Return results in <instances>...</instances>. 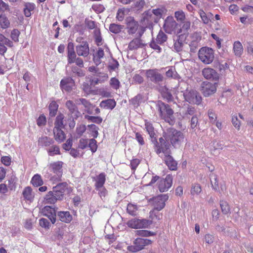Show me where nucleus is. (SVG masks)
Here are the masks:
<instances>
[{"instance_id":"obj_1","label":"nucleus","mask_w":253,"mask_h":253,"mask_svg":"<svg viewBox=\"0 0 253 253\" xmlns=\"http://www.w3.org/2000/svg\"><path fill=\"white\" fill-rule=\"evenodd\" d=\"M164 137L167 140H169L174 146L180 144L184 139V135L182 132L172 127L168 128L164 132Z\"/></svg>"},{"instance_id":"obj_2","label":"nucleus","mask_w":253,"mask_h":253,"mask_svg":"<svg viewBox=\"0 0 253 253\" xmlns=\"http://www.w3.org/2000/svg\"><path fill=\"white\" fill-rule=\"evenodd\" d=\"M158 106L161 118L170 125H173L174 123V118L172 109L169 105L162 102L158 103Z\"/></svg>"},{"instance_id":"obj_3","label":"nucleus","mask_w":253,"mask_h":253,"mask_svg":"<svg viewBox=\"0 0 253 253\" xmlns=\"http://www.w3.org/2000/svg\"><path fill=\"white\" fill-rule=\"evenodd\" d=\"M63 164V162L61 161H57L51 163L48 165L49 170L55 174L50 179L53 183H56L62 180Z\"/></svg>"},{"instance_id":"obj_4","label":"nucleus","mask_w":253,"mask_h":253,"mask_svg":"<svg viewBox=\"0 0 253 253\" xmlns=\"http://www.w3.org/2000/svg\"><path fill=\"white\" fill-rule=\"evenodd\" d=\"M198 57L205 64L211 63L214 59V51L210 47H203L198 52Z\"/></svg>"},{"instance_id":"obj_5","label":"nucleus","mask_w":253,"mask_h":253,"mask_svg":"<svg viewBox=\"0 0 253 253\" xmlns=\"http://www.w3.org/2000/svg\"><path fill=\"white\" fill-rule=\"evenodd\" d=\"M151 243L152 241L150 240L137 238L133 241V245L128 246L127 249L132 253H136L144 249L145 246Z\"/></svg>"},{"instance_id":"obj_6","label":"nucleus","mask_w":253,"mask_h":253,"mask_svg":"<svg viewBox=\"0 0 253 253\" xmlns=\"http://www.w3.org/2000/svg\"><path fill=\"white\" fill-rule=\"evenodd\" d=\"M185 100L189 103L199 105L202 102V97L195 90L187 89L183 94Z\"/></svg>"},{"instance_id":"obj_7","label":"nucleus","mask_w":253,"mask_h":253,"mask_svg":"<svg viewBox=\"0 0 253 253\" xmlns=\"http://www.w3.org/2000/svg\"><path fill=\"white\" fill-rule=\"evenodd\" d=\"M145 27H141L137 33V38L132 40L129 43L128 48L130 50H136L139 48H143L145 46L140 38L145 31Z\"/></svg>"},{"instance_id":"obj_8","label":"nucleus","mask_w":253,"mask_h":253,"mask_svg":"<svg viewBox=\"0 0 253 253\" xmlns=\"http://www.w3.org/2000/svg\"><path fill=\"white\" fill-rule=\"evenodd\" d=\"M145 76L148 80L155 84H159L163 82L164 79L163 76L159 72L157 69L146 70Z\"/></svg>"},{"instance_id":"obj_9","label":"nucleus","mask_w":253,"mask_h":253,"mask_svg":"<svg viewBox=\"0 0 253 253\" xmlns=\"http://www.w3.org/2000/svg\"><path fill=\"white\" fill-rule=\"evenodd\" d=\"M151 223V221L146 219L133 218L128 221L127 225L130 228L138 229L147 228Z\"/></svg>"},{"instance_id":"obj_10","label":"nucleus","mask_w":253,"mask_h":253,"mask_svg":"<svg viewBox=\"0 0 253 253\" xmlns=\"http://www.w3.org/2000/svg\"><path fill=\"white\" fill-rule=\"evenodd\" d=\"M169 196L166 194L160 195L153 198L150 201H152L154 209L161 211L165 206V202L168 200Z\"/></svg>"},{"instance_id":"obj_11","label":"nucleus","mask_w":253,"mask_h":253,"mask_svg":"<svg viewBox=\"0 0 253 253\" xmlns=\"http://www.w3.org/2000/svg\"><path fill=\"white\" fill-rule=\"evenodd\" d=\"M127 32L130 35H133L138 32L141 26L139 27L138 23L132 17H127L126 19Z\"/></svg>"},{"instance_id":"obj_12","label":"nucleus","mask_w":253,"mask_h":253,"mask_svg":"<svg viewBox=\"0 0 253 253\" xmlns=\"http://www.w3.org/2000/svg\"><path fill=\"white\" fill-rule=\"evenodd\" d=\"M201 91L205 96H209L215 92L216 86L215 84L208 82H204L201 84Z\"/></svg>"},{"instance_id":"obj_13","label":"nucleus","mask_w":253,"mask_h":253,"mask_svg":"<svg viewBox=\"0 0 253 253\" xmlns=\"http://www.w3.org/2000/svg\"><path fill=\"white\" fill-rule=\"evenodd\" d=\"M191 41L189 44L190 51L191 52H195L199 46V42L202 39L200 33L195 32L191 36Z\"/></svg>"},{"instance_id":"obj_14","label":"nucleus","mask_w":253,"mask_h":253,"mask_svg":"<svg viewBox=\"0 0 253 253\" xmlns=\"http://www.w3.org/2000/svg\"><path fill=\"white\" fill-rule=\"evenodd\" d=\"M178 25L177 23L174 20L172 16H168L165 20L164 29L165 32L168 34H172Z\"/></svg>"},{"instance_id":"obj_15","label":"nucleus","mask_w":253,"mask_h":253,"mask_svg":"<svg viewBox=\"0 0 253 253\" xmlns=\"http://www.w3.org/2000/svg\"><path fill=\"white\" fill-rule=\"evenodd\" d=\"M172 182V176L167 175L165 179H161L159 182L158 188L161 192H164L171 187Z\"/></svg>"},{"instance_id":"obj_16","label":"nucleus","mask_w":253,"mask_h":253,"mask_svg":"<svg viewBox=\"0 0 253 253\" xmlns=\"http://www.w3.org/2000/svg\"><path fill=\"white\" fill-rule=\"evenodd\" d=\"M202 75L207 80L216 81L219 79V75L216 71L209 67L203 69Z\"/></svg>"},{"instance_id":"obj_17","label":"nucleus","mask_w":253,"mask_h":253,"mask_svg":"<svg viewBox=\"0 0 253 253\" xmlns=\"http://www.w3.org/2000/svg\"><path fill=\"white\" fill-rule=\"evenodd\" d=\"M166 140V138L164 139L163 137L159 138V143L156 145L157 149L156 152L157 154H160L162 152L168 154V151L170 150V144Z\"/></svg>"},{"instance_id":"obj_18","label":"nucleus","mask_w":253,"mask_h":253,"mask_svg":"<svg viewBox=\"0 0 253 253\" xmlns=\"http://www.w3.org/2000/svg\"><path fill=\"white\" fill-rule=\"evenodd\" d=\"M76 52L80 56L87 57L89 54V45L87 42H83L76 47Z\"/></svg>"},{"instance_id":"obj_19","label":"nucleus","mask_w":253,"mask_h":253,"mask_svg":"<svg viewBox=\"0 0 253 253\" xmlns=\"http://www.w3.org/2000/svg\"><path fill=\"white\" fill-rule=\"evenodd\" d=\"M66 107L69 110L68 116L73 119H77L80 115V112L78 110L77 107L72 101L68 100L66 103Z\"/></svg>"},{"instance_id":"obj_20","label":"nucleus","mask_w":253,"mask_h":253,"mask_svg":"<svg viewBox=\"0 0 253 253\" xmlns=\"http://www.w3.org/2000/svg\"><path fill=\"white\" fill-rule=\"evenodd\" d=\"M42 212L50 220L52 223L55 222L56 214L54 208L50 206H45L42 210Z\"/></svg>"},{"instance_id":"obj_21","label":"nucleus","mask_w":253,"mask_h":253,"mask_svg":"<svg viewBox=\"0 0 253 253\" xmlns=\"http://www.w3.org/2000/svg\"><path fill=\"white\" fill-rule=\"evenodd\" d=\"M75 85V82L71 78H66L60 82V86L62 89L67 91H71Z\"/></svg>"},{"instance_id":"obj_22","label":"nucleus","mask_w":253,"mask_h":253,"mask_svg":"<svg viewBox=\"0 0 253 253\" xmlns=\"http://www.w3.org/2000/svg\"><path fill=\"white\" fill-rule=\"evenodd\" d=\"M167 154H164L165 155V158H164V161L167 165V166L168 167L169 169L172 170H176L177 169V163L173 159L172 157H171L170 154V150L168 151Z\"/></svg>"},{"instance_id":"obj_23","label":"nucleus","mask_w":253,"mask_h":253,"mask_svg":"<svg viewBox=\"0 0 253 253\" xmlns=\"http://www.w3.org/2000/svg\"><path fill=\"white\" fill-rule=\"evenodd\" d=\"M6 46L12 47L13 43L9 39L0 33V53L3 54L6 51Z\"/></svg>"},{"instance_id":"obj_24","label":"nucleus","mask_w":253,"mask_h":253,"mask_svg":"<svg viewBox=\"0 0 253 253\" xmlns=\"http://www.w3.org/2000/svg\"><path fill=\"white\" fill-rule=\"evenodd\" d=\"M116 105V102L114 99H108L102 101L99 106L103 109L112 110L115 108Z\"/></svg>"},{"instance_id":"obj_25","label":"nucleus","mask_w":253,"mask_h":253,"mask_svg":"<svg viewBox=\"0 0 253 253\" xmlns=\"http://www.w3.org/2000/svg\"><path fill=\"white\" fill-rule=\"evenodd\" d=\"M182 23V26L177 32L178 34H183V36H186L189 33L188 31L190 29L191 22L188 20H185Z\"/></svg>"},{"instance_id":"obj_26","label":"nucleus","mask_w":253,"mask_h":253,"mask_svg":"<svg viewBox=\"0 0 253 253\" xmlns=\"http://www.w3.org/2000/svg\"><path fill=\"white\" fill-rule=\"evenodd\" d=\"M62 128H54L53 133L55 140L58 143H61L65 139V134Z\"/></svg>"},{"instance_id":"obj_27","label":"nucleus","mask_w":253,"mask_h":253,"mask_svg":"<svg viewBox=\"0 0 253 253\" xmlns=\"http://www.w3.org/2000/svg\"><path fill=\"white\" fill-rule=\"evenodd\" d=\"M59 219L65 223L70 222L72 219V216L69 211H59L58 212Z\"/></svg>"},{"instance_id":"obj_28","label":"nucleus","mask_w":253,"mask_h":253,"mask_svg":"<svg viewBox=\"0 0 253 253\" xmlns=\"http://www.w3.org/2000/svg\"><path fill=\"white\" fill-rule=\"evenodd\" d=\"M54 141L52 138L48 137L46 136H43L40 137L38 141L39 146L42 147H47L53 143Z\"/></svg>"},{"instance_id":"obj_29","label":"nucleus","mask_w":253,"mask_h":253,"mask_svg":"<svg viewBox=\"0 0 253 253\" xmlns=\"http://www.w3.org/2000/svg\"><path fill=\"white\" fill-rule=\"evenodd\" d=\"M22 195L24 199L27 201H32L34 198V194L31 187L27 186L23 191Z\"/></svg>"},{"instance_id":"obj_30","label":"nucleus","mask_w":253,"mask_h":253,"mask_svg":"<svg viewBox=\"0 0 253 253\" xmlns=\"http://www.w3.org/2000/svg\"><path fill=\"white\" fill-rule=\"evenodd\" d=\"M186 36L183 35V34H179L177 37V38L174 44V48L175 50L179 52L182 50V47L183 45V39L185 38Z\"/></svg>"},{"instance_id":"obj_31","label":"nucleus","mask_w":253,"mask_h":253,"mask_svg":"<svg viewBox=\"0 0 253 253\" xmlns=\"http://www.w3.org/2000/svg\"><path fill=\"white\" fill-rule=\"evenodd\" d=\"M105 175L103 173H101L97 177V179L95 183V189H99L103 187V185L105 182Z\"/></svg>"},{"instance_id":"obj_32","label":"nucleus","mask_w":253,"mask_h":253,"mask_svg":"<svg viewBox=\"0 0 253 253\" xmlns=\"http://www.w3.org/2000/svg\"><path fill=\"white\" fill-rule=\"evenodd\" d=\"M233 50L235 55L237 56H241L243 52V47L241 43L236 41L234 43Z\"/></svg>"},{"instance_id":"obj_33","label":"nucleus","mask_w":253,"mask_h":253,"mask_svg":"<svg viewBox=\"0 0 253 253\" xmlns=\"http://www.w3.org/2000/svg\"><path fill=\"white\" fill-rule=\"evenodd\" d=\"M104 56V52L102 48H99L93 57V61L96 65L101 63L100 59Z\"/></svg>"},{"instance_id":"obj_34","label":"nucleus","mask_w":253,"mask_h":253,"mask_svg":"<svg viewBox=\"0 0 253 253\" xmlns=\"http://www.w3.org/2000/svg\"><path fill=\"white\" fill-rule=\"evenodd\" d=\"M64 116L63 114H60L56 118V120L54 123V128H64L65 125L63 123V120Z\"/></svg>"},{"instance_id":"obj_35","label":"nucleus","mask_w":253,"mask_h":253,"mask_svg":"<svg viewBox=\"0 0 253 253\" xmlns=\"http://www.w3.org/2000/svg\"><path fill=\"white\" fill-rule=\"evenodd\" d=\"M155 18V15L153 14L152 11L150 10L145 12L143 15V20L144 21H146L150 23L154 22V19Z\"/></svg>"},{"instance_id":"obj_36","label":"nucleus","mask_w":253,"mask_h":253,"mask_svg":"<svg viewBox=\"0 0 253 253\" xmlns=\"http://www.w3.org/2000/svg\"><path fill=\"white\" fill-rule=\"evenodd\" d=\"M35 5L33 3L28 2L25 4L24 9V14L26 17H29L31 15V11L34 10Z\"/></svg>"},{"instance_id":"obj_37","label":"nucleus","mask_w":253,"mask_h":253,"mask_svg":"<svg viewBox=\"0 0 253 253\" xmlns=\"http://www.w3.org/2000/svg\"><path fill=\"white\" fill-rule=\"evenodd\" d=\"M54 196L55 195L52 193V192L51 191H49L44 197L45 202L49 204H55L58 200Z\"/></svg>"},{"instance_id":"obj_38","label":"nucleus","mask_w":253,"mask_h":253,"mask_svg":"<svg viewBox=\"0 0 253 253\" xmlns=\"http://www.w3.org/2000/svg\"><path fill=\"white\" fill-rule=\"evenodd\" d=\"M31 183L34 186L36 187L40 186L43 183L41 176L38 174L34 175V176L32 177Z\"/></svg>"},{"instance_id":"obj_39","label":"nucleus","mask_w":253,"mask_h":253,"mask_svg":"<svg viewBox=\"0 0 253 253\" xmlns=\"http://www.w3.org/2000/svg\"><path fill=\"white\" fill-rule=\"evenodd\" d=\"M10 25V22L7 17L4 14L0 17V26L2 29L7 28Z\"/></svg>"},{"instance_id":"obj_40","label":"nucleus","mask_w":253,"mask_h":253,"mask_svg":"<svg viewBox=\"0 0 253 253\" xmlns=\"http://www.w3.org/2000/svg\"><path fill=\"white\" fill-rule=\"evenodd\" d=\"M167 39V35L163 31H160L157 35L156 40L158 43L161 44L166 42Z\"/></svg>"},{"instance_id":"obj_41","label":"nucleus","mask_w":253,"mask_h":253,"mask_svg":"<svg viewBox=\"0 0 253 253\" xmlns=\"http://www.w3.org/2000/svg\"><path fill=\"white\" fill-rule=\"evenodd\" d=\"M127 212L131 215H137L138 208L136 205L132 204H128L127 206Z\"/></svg>"},{"instance_id":"obj_42","label":"nucleus","mask_w":253,"mask_h":253,"mask_svg":"<svg viewBox=\"0 0 253 253\" xmlns=\"http://www.w3.org/2000/svg\"><path fill=\"white\" fill-rule=\"evenodd\" d=\"M48 154L50 156H53L55 155H60V151L59 146L57 145H53L47 150Z\"/></svg>"},{"instance_id":"obj_43","label":"nucleus","mask_w":253,"mask_h":253,"mask_svg":"<svg viewBox=\"0 0 253 253\" xmlns=\"http://www.w3.org/2000/svg\"><path fill=\"white\" fill-rule=\"evenodd\" d=\"M152 12L156 17V18L154 19V22L157 23L159 20L162 17V15L164 12V10L162 8H157L153 9Z\"/></svg>"},{"instance_id":"obj_44","label":"nucleus","mask_w":253,"mask_h":253,"mask_svg":"<svg viewBox=\"0 0 253 253\" xmlns=\"http://www.w3.org/2000/svg\"><path fill=\"white\" fill-rule=\"evenodd\" d=\"M123 27L124 26L121 25L113 23L110 25L109 30L113 33L118 34L121 31Z\"/></svg>"},{"instance_id":"obj_45","label":"nucleus","mask_w":253,"mask_h":253,"mask_svg":"<svg viewBox=\"0 0 253 253\" xmlns=\"http://www.w3.org/2000/svg\"><path fill=\"white\" fill-rule=\"evenodd\" d=\"M58 105L55 101H52L49 105V115L51 117H53L56 114Z\"/></svg>"},{"instance_id":"obj_46","label":"nucleus","mask_w":253,"mask_h":253,"mask_svg":"<svg viewBox=\"0 0 253 253\" xmlns=\"http://www.w3.org/2000/svg\"><path fill=\"white\" fill-rule=\"evenodd\" d=\"M174 17L178 22H180L185 21L186 19L185 14L182 10L175 11L174 12Z\"/></svg>"},{"instance_id":"obj_47","label":"nucleus","mask_w":253,"mask_h":253,"mask_svg":"<svg viewBox=\"0 0 253 253\" xmlns=\"http://www.w3.org/2000/svg\"><path fill=\"white\" fill-rule=\"evenodd\" d=\"M143 96L140 94H137L136 96L134 97L130 100V102L132 104H133L134 106L137 107L139 105L140 103H141L143 101Z\"/></svg>"},{"instance_id":"obj_48","label":"nucleus","mask_w":253,"mask_h":253,"mask_svg":"<svg viewBox=\"0 0 253 253\" xmlns=\"http://www.w3.org/2000/svg\"><path fill=\"white\" fill-rule=\"evenodd\" d=\"M220 206L221 211L223 214H226L229 212L230 208L227 202L225 201H221L220 202Z\"/></svg>"},{"instance_id":"obj_49","label":"nucleus","mask_w":253,"mask_h":253,"mask_svg":"<svg viewBox=\"0 0 253 253\" xmlns=\"http://www.w3.org/2000/svg\"><path fill=\"white\" fill-rule=\"evenodd\" d=\"M17 181V178L15 175L12 174L8 179V186L11 190L15 189L16 188V183Z\"/></svg>"},{"instance_id":"obj_50","label":"nucleus","mask_w":253,"mask_h":253,"mask_svg":"<svg viewBox=\"0 0 253 253\" xmlns=\"http://www.w3.org/2000/svg\"><path fill=\"white\" fill-rule=\"evenodd\" d=\"M166 76L168 78H171L174 79H180L179 75L177 73L174 69L170 68L166 73Z\"/></svg>"},{"instance_id":"obj_51","label":"nucleus","mask_w":253,"mask_h":253,"mask_svg":"<svg viewBox=\"0 0 253 253\" xmlns=\"http://www.w3.org/2000/svg\"><path fill=\"white\" fill-rule=\"evenodd\" d=\"M109 84L111 87L115 90L118 89L120 87V81L115 77L111 78Z\"/></svg>"},{"instance_id":"obj_52","label":"nucleus","mask_w":253,"mask_h":253,"mask_svg":"<svg viewBox=\"0 0 253 253\" xmlns=\"http://www.w3.org/2000/svg\"><path fill=\"white\" fill-rule=\"evenodd\" d=\"M145 126L146 130L148 132V134H149L151 138L154 137L155 133L154 132V129L152 126V124L146 121Z\"/></svg>"},{"instance_id":"obj_53","label":"nucleus","mask_w":253,"mask_h":253,"mask_svg":"<svg viewBox=\"0 0 253 253\" xmlns=\"http://www.w3.org/2000/svg\"><path fill=\"white\" fill-rule=\"evenodd\" d=\"M199 14L203 23L206 24H208L210 21V18L208 17L210 16H213L212 14L210 12L208 13L207 16L206 13L203 10H200Z\"/></svg>"},{"instance_id":"obj_54","label":"nucleus","mask_w":253,"mask_h":253,"mask_svg":"<svg viewBox=\"0 0 253 253\" xmlns=\"http://www.w3.org/2000/svg\"><path fill=\"white\" fill-rule=\"evenodd\" d=\"M202 191L201 187L200 184L195 183L192 185L191 190V193L192 195H198Z\"/></svg>"},{"instance_id":"obj_55","label":"nucleus","mask_w":253,"mask_h":253,"mask_svg":"<svg viewBox=\"0 0 253 253\" xmlns=\"http://www.w3.org/2000/svg\"><path fill=\"white\" fill-rule=\"evenodd\" d=\"M67 186L68 184L66 182L60 183L54 187V189L59 190V191L62 192V193L64 195L67 189Z\"/></svg>"},{"instance_id":"obj_56","label":"nucleus","mask_w":253,"mask_h":253,"mask_svg":"<svg viewBox=\"0 0 253 253\" xmlns=\"http://www.w3.org/2000/svg\"><path fill=\"white\" fill-rule=\"evenodd\" d=\"M94 38L95 42L97 45L101 44L102 37L101 36V33L99 29H95L94 31Z\"/></svg>"},{"instance_id":"obj_57","label":"nucleus","mask_w":253,"mask_h":253,"mask_svg":"<svg viewBox=\"0 0 253 253\" xmlns=\"http://www.w3.org/2000/svg\"><path fill=\"white\" fill-rule=\"evenodd\" d=\"M135 233L136 235L142 237H148L154 235V234L150 231L145 230H136L135 231Z\"/></svg>"},{"instance_id":"obj_58","label":"nucleus","mask_w":253,"mask_h":253,"mask_svg":"<svg viewBox=\"0 0 253 253\" xmlns=\"http://www.w3.org/2000/svg\"><path fill=\"white\" fill-rule=\"evenodd\" d=\"M88 127L89 128V130L91 132L92 136H93L94 138H96L98 134V127L93 124L88 125Z\"/></svg>"},{"instance_id":"obj_59","label":"nucleus","mask_w":253,"mask_h":253,"mask_svg":"<svg viewBox=\"0 0 253 253\" xmlns=\"http://www.w3.org/2000/svg\"><path fill=\"white\" fill-rule=\"evenodd\" d=\"M86 126L84 125H80L77 126L76 130L77 137H80L85 131Z\"/></svg>"},{"instance_id":"obj_60","label":"nucleus","mask_w":253,"mask_h":253,"mask_svg":"<svg viewBox=\"0 0 253 253\" xmlns=\"http://www.w3.org/2000/svg\"><path fill=\"white\" fill-rule=\"evenodd\" d=\"M88 146L92 153H94L97 150L96 141L94 139H90L89 140Z\"/></svg>"},{"instance_id":"obj_61","label":"nucleus","mask_w":253,"mask_h":253,"mask_svg":"<svg viewBox=\"0 0 253 253\" xmlns=\"http://www.w3.org/2000/svg\"><path fill=\"white\" fill-rule=\"evenodd\" d=\"M20 32L17 29H14L11 31V38L12 40L15 42H17L19 41V36L20 35Z\"/></svg>"},{"instance_id":"obj_62","label":"nucleus","mask_w":253,"mask_h":253,"mask_svg":"<svg viewBox=\"0 0 253 253\" xmlns=\"http://www.w3.org/2000/svg\"><path fill=\"white\" fill-rule=\"evenodd\" d=\"M85 118L88 120L96 124H100L102 122V119L100 117L86 116H85Z\"/></svg>"},{"instance_id":"obj_63","label":"nucleus","mask_w":253,"mask_h":253,"mask_svg":"<svg viewBox=\"0 0 253 253\" xmlns=\"http://www.w3.org/2000/svg\"><path fill=\"white\" fill-rule=\"evenodd\" d=\"M208 114L209 119L210 120V122L212 124L215 123L216 120V115L213 110L212 109L209 110L208 111Z\"/></svg>"},{"instance_id":"obj_64","label":"nucleus","mask_w":253,"mask_h":253,"mask_svg":"<svg viewBox=\"0 0 253 253\" xmlns=\"http://www.w3.org/2000/svg\"><path fill=\"white\" fill-rule=\"evenodd\" d=\"M72 71L73 73L76 74L79 77H83L85 75L84 71L76 66H73L72 67Z\"/></svg>"}]
</instances>
